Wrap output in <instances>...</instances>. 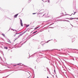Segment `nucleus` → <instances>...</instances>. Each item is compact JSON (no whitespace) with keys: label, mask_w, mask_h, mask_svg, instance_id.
<instances>
[{"label":"nucleus","mask_w":78,"mask_h":78,"mask_svg":"<svg viewBox=\"0 0 78 78\" xmlns=\"http://www.w3.org/2000/svg\"><path fill=\"white\" fill-rule=\"evenodd\" d=\"M39 32H38L37 33H36V34H35L34 35H33L32 36H31V35H32V34H30L29 35L28 37H27V39H30V38H31L30 37H33V36H34L36 35V34H38V33Z\"/></svg>","instance_id":"nucleus-1"},{"label":"nucleus","mask_w":78,"mask_h":78,"mask_svg":"<svg viewBox=\"0 0 78 78\" xmlns=\"http://www.w3.org/2000/svg\"><path fill=\"white\" fill-rule=\"evenodd\" d=\"M73 7L74 9H75L76 7V0H74L73 1Z\"/></svg>","instance_id":"nucleus-2"},{"label":"nucleus","mask_w":78,"mask_h":78,"mask_svg":"<svg viewBox=\"0 0 78 78\" xmlns=\"http://www.w3.org/2000/svg\"><path fill=\"white\" fill-rule=\"evenodd\" d=\"M71 49V51H73L74 53H76V51H78V49Z\"/></svg>","instance_id":"nucleus-3"},{"label":"nucleus","mask_w":78,"mask_h":78,"mask_svg":"<svg viewBox=\"0 0 78 78\" xmlns=\"http://www.w3.org/2000/svg\"><path fill=\"white\" fill-rule=\"evenodd\" d=\"M27 30H26V31L23 32L22 34H20L18 36V37H20V36H22V35H23V34H24V33H26V32H27Z\"/></svg>","instance_id":"nucleus-4"},{"label":"nucleus","mask_w":78,"mask_h":78,"mask_svg":"<svg viewBox=\"0 0 78 78\" xmlns=\"http://www.w3.org/2000/svg\"><path fill=\"white\" fill-rule=\"evenodd\" d=\"M48 12L47 13H45L43 15L42 17L44 16V17H48Z\"/></svg>","instance_id":"nucleus-5"},{"label":"nucleus","mask_w":78,"mask_h":78,"mask_svg":"<svg viewBox=\"0 0 78 78\" xmlns=\"http://www.w3.org/2000/svg\"><path fill=\"white\" fill-rule=\"evenodd\" d=\"M43 13H44V12H43L42 13H39V14L37 13V15H40L39 16V17H42V16H43Z\"/></svg>","instance_id":"nucleus-6"},{"label":"nucleus","mask_w":78,"mask_h":78,"mask_svg":"<svg viewBox=\"0 0 78 78\" xmlns=\"http://www.w3.org/2000/svg\"><path fill=\"white\" fill-rule=\"evenodd\" d=\"M20 19V23L21 26V27H23V23H22V20L19 18Z\"/></svg>","instance_id":"nucleus-7"},{"label":"nucleus","mask_w":78,"mask_h":78,"mask_svg":"<svg viewBox=\"0 0 78 78\" xmlns=\"http://www.w3.org/2000/svg\"><path fill=\"white\" fill-rule=\"evenodd\" d=\"M22 41H21L20 42V43H19V44L17 43L15 45H14V46H16V45H19L18 46V48H19V47H20V46H19V45H20V43H22Z\"/></svg>","instance_id":"nucleus-8"},{"label":"nucleus","mask_w":78,"mask_h":78,"mask_svg":"<svg viewBox=\"0 0 78 78\" xmlns=\"http://www.w3.org/2000/svg\"><path fill=\"white\" fill-rule=\"evenodd\" d=\"M27 40L25 41V42H24V43H23L21 44V46L20 47H22V45H23V44H24L26 43V42H27Z\"/></svg>","instance_id":"nucleus-9"},{"label":"nucleus","mask_w":78,"mask_h":78,"mask_svg":"<svg viewBox=\"0 0 78 78\" xmlns=\"http://www.w3.org/2000/svg\"><path fill=\"white\" fill-rule=\"evenodd\" d=\"M18 15H19V13L15 15L14 16V18H17V16H18Z\"/></svg>","instance_id":"nucleus-10"},{"label":"nucleus","mask_w":78,"mask_h":78,"mask_svg":"<svg viewBox=\"0 0 78 78\" xmlns=\"http://www.w3.org/2000/svg\"><path fill=\"white\" fill-rule=\"evenodd\" d=\"M44 41H41V44L42 45H44V44H45V43H44Z\"/></svg>","instance_id":"nucleus-11"},{"label":"nucleus","mask_w":78,"mask_h":78,"mask_svg":"<svg viewBox=\"0 0 78 78\" xmlns=\"http://www.w3.org/2000/svg\"><path fill=\"white\" fill-rule=\"evenodd\" d=\"M20 37H19V36L18 37H16L15 38V40H13L14 42H15V41L17 40L18 38H19Z\"/></svg>","instance_id":"nucleus-12"},{"label":"nucleus","mask_w":78,"mask_h":78,"mask_svg":"<svg viewBox=\"0 0 78 78\" xmlns=\"http://www.w3.org/2000/svg\"><path fill=\"white\" fill-rule=\"evenodd\" d=\"M75 40V38L74 37L72 39V42H73Z\"/></svg>","instance_id":"nucleus-13"},{"label":"nucleus","mask_w":78,"mask_h":78,"mask_svg":"<svg viewBox=\"0 0 78 78\" xmlns=\"http://www.w3.org/2000/svg\"><path fill=\"white\" fill-rule=\"evenodd\" d=\"M75 18H69V20H73V19H75Z\"/></svg>","instance_id":"nucleus-14"},{"label":"nucleus","mask_w":78,"mask_h":78,"mask_svg":"<svg viewBox=\"0 0 78 78\" xmlns=\"http://www.w3.org/2000/svg\"><path fill=\"white\" fill-rule=\"evenodd\" d=\"M4 48V49H6V50H8V47H7L5 46Z\"/></svg>","instance_id":"nucleus-15"},{"label":"nucleus","mask_w":78,"mask_h":78,"mask_svg":"<svg viewBox=\"0 0 78 78\" xmlns=\"http://www.w3.org/2000/svg\"><path fill=\"white\" fill-rule=\"evenodd\" d=\"M33 29V28H31L30 29V28H28L27 29V31H30V30H31V29Z\"/></svg>","instance_id":"nucleus-16"},{"label":"nucleus","mask_w":78,"mask_h":78,"mask_svg":"<svg viewBox=\"0 0 78 78\" xmlns=\"http://www.w3.org/2000/svg\"><path fill=\"white\" fill-rule=\"evenodd\" d=\"M0 9L1 10V11H4V10L3 9L1 8V7H0Z\"/></svg>","instance_id":"nucleus-17"},{"label":"nucleus","mask_w":78,"mask_h":78,"mask_svg":"<svg viewBox=\"0 0 78 78\" xmlns=\"http://www.w3.org/2000/svg\"><path fill=\"white\" fill-rule=\"evenodd\" d=\"M53 24H54V23H51L50 25H49L47 27H50V26L52 25H53Z\"/></svg>","instance_id":"nucleus-18"},{"label":"nucleus","mask_w":78,"mask_h":78,"mask_svg":"<svg viewBox=\"0 0 78 78\" xmlns=\"http://www.w3.org/2000/svg\"><path fill=\"white\" fill-rule=\"evenodd\" d=\"M17 66H19L20 65V66H21L22 65V63H19L17 64Z\"/></svg>","instance_id":"nucleus-19"},{"label":"nucleus","mask_w":78,"mask_h":78,"mask_svg":"<svg viewBox=\"0 0 78 78\" xmlns=\"http://www.w3.org/2000/svg\"><path fill=\"white\" fill-rule=\"evenodd\" d=\"M30 26V25L28 24V25H26L25 26L26 27H27V28L28 27Z\"/></svg>","instance_id":"nucleus-20"},{"label":"nucleus","mask_w":78,"mask_h":78,"mask_svg":"<svg viewBox=\"0 0 78 78\" xmlns=\"http://www.w3.org/2000/svg\"><path fill=\"white\" fill-rule=\"evenodd\" d=\"M37 31H36L34 32L32 34H34L36 33H37Z\"/></svg>","instance_id":"nucleus-21"},{"label":"nucleus","mask_w":78,"mask_h":78,"mask_svg":"<svg viewBox=\"0 0 78 78\" xmlns=\"http://www.w3.org/2000/svg\"><path fill=\"white\" fill-rule=\"evenodd\" d=\"M56 49H53L51 50H50V51H53L55 50Z\"/></svg>","instance_id":"nucleus-22"},{"label":"nucleus","mask_w":78,"mask_h":78,"mask_svg":"<svg viewBox=\"0 0 78 78\" xmlns=\"http://www.w3.org/2000/svg\"><path fill=\"white\" fill-rule=\"evenodd\" d=\"M53 41V40L51 39V40H49L48 41H47L46 43H48V42H49V41Z\"/></svg>","instance_id":"nucleus-23"},{"label":"nucleus","mask_w":78,"mask_h":78,"mask_svg":"<svg viewBox=\"0 0 78 78\" xmlns=\"http://www.w3.org/2000/svg\"><path fill=\"white\" fill-rule=\"evenodd\" d=\"M47 71L49 72V71H50V70L48 68H47Z\"/></svg>","instance_id":"nucleus-24"},{"label":"nucleus","mask_w":78,"mask_h":78,"mask_svg":"<svg viewBox=\"0 0 78 78\" xmlns=\"http://www.w3.org/2000/svg\"><path fill=\"white\" fill-rule=\"evenodd\" d=\"M39 59H40L39 58H38L37 59V60H36V61H37H37H38L39 60Z\"/></svg>","instance_id":"nucleus-25"},{"label":"nucleus","mask_w":78,"mask_h":78,"mask_svg":"<svg viewBox=\"0 0 78 78\" xmlns=\"http://www.w3.org/2000/svg\"><path fill=\"white\" fill-rule=\"evenodd\" d=\"M40 27V26L36 27V28L34 29V30H36V29H37V28H38L39 27Z\"/></svg>","instance_id":"nucleus-26"},{"label":"nucleus","mask_w":78,"mask_h":78,"mask_svg":"<svg viewBox=\"0 0 78 78\" xmlns=\"http://www.w3.org/2000/svg\"><path fill=\"white\" fill-rule=\"evenodd\" d=\"M71 59L72 60H73V61H75V59H74V58H73V57H72Z\"/></svg>","instance_id":"nucleus-27"},{"label":"nucleus","mask_w":78,"mask_h":78,"mask_svg":"<svg viewBox=\"0 0 78 78\" xmlns=\"http://www.w3.org/2000/svg\"><path fill=\"white\" fill-rule=\"evenodd\" d=\"M2 36H3L4 37L5 36V35L3 33L2 34Z\"/></svg>","instance_id":"nucleus-28"},{"label":"nucleus","mask_w":78,"mask_h":78,"mask_svg":"<svg viewBox=\"0 0 78 78\" xmlns=\"http://www.w3.org/2000/svg\"><path fill=\"white\" fill-rule=\"evenodd\" d=\"M4 37H5V39H7V40H8V38H7V37H6V36H5Z\"/></svg>","instance_id":"nucleus-29"},{"label":"nucleus","mask_w":78,"mask_h":78,"mask_svg":"<svg viewBox=\"0 0 78 78\" xmlns=\"http://www.w3.org/2000/svg\"><path fill=\"white\" fill-rule=\"evenodd\" d=\"M73 11L74 12V13L73 14V15H75V13H76V12H74V10H73Z\"/></svg>","instance_id":"nucleus-30"},{"label":"nucleus","mask_w":78,"mask_h":78,"mask_svg":"<svg viewBox=\"0 0 78 78\" xmlns=\"http://www.w3.org/2000/svg\"><path fill=\"white\" fill-rule=\"evenodd\" d=\"M22 33V32H21V33H16V34H20V33Z\"/></svg>","instance_id":"nucleus-31"},{"label":"nucleus","mask_w":78,"mask_h":78,"mask_svg":"<svg viewBox=\"0 0 78 78\" xmlns=\"http://www.w3.org/2000/svg\"><path fill=\"white\" fill-rule=\"evenodd\" d=\"M38 14V13H37H37H32V14L34 15V14Z\"/></svg>","instance_id":"nucleus-32"},{"label":"nucleus","mask_w":78,"mask_h":78,"mask_svg":"<svg viewBox=\"0 0 78 78\" xmlns=\"http://www.w3.org/2000/svg\"><path fill=\"white\" fill-rule=\"evenodd\" d=\"M55 21L56 22H57L58 21H61L60 20H55Z\"/></svg>","instance_id":"nucleus-33"},{"label":"nucleus","mask_w":78,"mask_h":78,"mask_svg":"<svg viewBox=\"0 0 78 78\" xmlns=\"http://www.w3.org/2000/svg\"><path fill=\"white\" fill-rule=\"evenodd\" d=\"M0 63L1 64H2V66H5V65H4L3 64V63L2 62V63L0 62Z\"/></svg>","instance_id":"nucleus-34"},{"label":"nucleus","mask_w":78,"mask_h":78,"mask_svg":"<svg viewBox=\"0 0 78 78\" xmlns=\"http://www.w3.org/2000/svg\"><path fill=\"white\" fill-rule=\"evenodd\" d=\"M65 21H66V22H70V21H69V20H65Z\"/></svg>","instance_id":"nucleus-35"},{"label":"nucleus","mask_w":78,"mask_h":78,"mask_svg":"<svg viewBox=\"0 0 78 78\" xmlns=\"http://www.w3.org/2000/svg\"><path fill=\"white\" fill-rule=\"evenodd\" d=\"M70 66V67L71 68V69H72L73 68V67L72 66Z\"/></svg>","instance_id":"nucleus-36"},{"label":"nucleus","mask_w":78,"mask_h":78,"mask_svg":"<svg viewBox=\"0 0 78 78\" xmlns=\"http://www.w3.org/2000/svg\"><path fill=\"white\" fill-rule=\"evenodd\" d=\"M33 70V71L34 75V77H33V78H34V76H34V70Z\"/></svg>","instance_id":"nucleus-37"},{"label":"nucleus","mask_w":78,"mask_h":78,"mask_svg":"<svg viewBox=\"0 0 78 78\" xmlns=\"http://www.w3.org/2000/svg\"><path fill=\"white\" fill-rule=\"evenodd\" d=\"M48 3H50V0H48Z\"/></svg>","instance_id":"nucleus-38"},{"label":"nucleus","mask_w":78,"mask_h":78,"mask_svg":"<svg viewBox=\"0 0 78 78\" xmlns=\"http://www.w3.org/2000/svg\"><path fill=\"white\" fill-rule=\"evenodd\" d=\"M48 72H49V74H50V75H51V73L50 72V71H49Z\"/></svg>","instance_id":"nucleus-39"},{"label":"nucleus","mask_w":78,"mask_h":78,"mask_svg":"<svg viewBox=\"0 0 78 78\" xmlns=\"http://www.w3.org/2000/svg\"><path fill=\"white\" fill-rule=\"evenodd\" d=\"M8 40L9 41V43H11V41H10V40L9 39H8Z\"/></svg>","instance_id":"nucleus-40"},{"label":"nucleus","mask_w":78,"mask_h":78,"mask_svg":"<svg viewBox=\"0 0 78 78\" xmlns=\"http://www.w3.org/2000/svg\"><path fill=\"white\" fill-rule=\"evenodd\" d=\"M8 40L9 41V43H11V41H10V40L9 39H8Z\"/></svg>","instance_id":"nucleus-41"},{"label":"nucleus","mask_w":78,"mask_h":78,"mask_svg":"<svg viewBox=\"0 0 78 78\" xmlns=\"http://www.w3.org/2000/svg\"><path fill=\"white\" fill-rule=\"evenodd\" d=\"M49 51V50H46L45 51H44L46 52H48V51Z\"/></svg>","instance_id":"nucleus-42"},{"label":"nucleus","mask_w":78,"mask_h":78,"mask_svg":"<svg viewBox=\"0 0 78 78\" xmlns=\"http://www.w3.org/2000/svg\"><path fill=\"white\" fill-rule=\"evenodd\" d=\"M66 20H62V21H63L64 22H65V21H66Z\"/></svg>","instance_id":"nucleus-43"},{"label":"nucleus","mask_w":78,"mask_h":78,"mask_svg":"<svg viewBox=\"0 0 78 78\" xmlns=\"http://www.w3.org/2000/svg\"><path fill=\"white\" fill-rule=\"evenodd\" d=\"M54 71L55 73L56 74V71L55 70V69H54Z\"/></svg>","instance_id":"nucleus-44"},{"label":"nucleus","mask_w":78,"mask_h":78,"mask_svg":"<svg viewBox=\"0 0 78 78\" xmlns=\"http://www.w3.org/2000/svg\"><path fill=\"white\" fill-rule=\"evenodd\" d=\"M73 70H74L75 69V67H73V69H72Z\"/></svg>","instance_id":"nucleus-45"},{"label":"nucleus","mask_w":78,"mask_h":78,"mask_svg":"<svg viewBox=\"0 0 78 78\" xmlns=\"http://www.w3.org/2000/svg\"><path fill=\"white\" fill-rule=\"evenodd\" d=\"M9 75H10V74H9V75H7V76H6L5 77H8L9 76Z\"/></svg>","instance_id":"nucleus-46"},{"label":"nucleus","mask_w":78,"mask_h":78,"mask_svg":"<svg viewBox=\"0 0 78 78\" xmlns=\"http://www.w3.org/2000/svg\"><path fill=\"white\" fill-rule=\"evenodd\" d=\"M0 47L1 48H3V47H2V46H0Z\"/></svg>","instance_id":"nucleus-47"},{"label":"nucleus","mask_w":78,"mask_h":78,"mask_svg":"<svg viewBox=\"0 0 78 78\" xmlns=\"http://www.w3.org/2000/svg\"><path fill=\"white\" fill-rule=\"evenodd\" d=\"M48 23H46V24H45L44 25V26H45L46 25H48Z\"/></svg>","instance_id":"nucleus-48"},{"label":"nucleus","mask_w":78,"mask_h":78,"mask_svg":"<svg viewBox=\"0 0 78 78\" xmlns=\"http://www.w3.org/2000/svg\"><path fill=\"white\" fill-rule=\"evenodd\" d=\"M66 19H69V18H66Z\"/></svg>","instance_id":"nucleus-49"},{"label":"nucleus","mask_w":78,"mask_h":78,"mask_svg":"<svg viewBox=\"0 0 78 78\" xmlns=\"http://www.w3.org/2000/svg\"><path fill=\"white\" fill-rule=\"evenodd\" d=\"M23 66H24V67H27V66H25V65H23Z\"/></svg>","instance_id":"nucleus-50"},{"label":"nucleus","mask_w":78,"mask_h":78,"mask_svg":"<svg viewBox=\"0 0 78 78\" xmlns=\"http://www.w3.org/2000/svg\"><path fill=\"white\" fill-rule=\"evenodd\" d=\"M37 53H39V52H37L35 53V54H37Z\"/></svg>","instance_id":"nucleus-51"},{"label":"nucleus","mask_w":78,"mask_h":78,"mask_svg":"<svg viewBox=\"0 0 78 78\" xmlns=\"http://www.w3.org/2000/svg\"><path fill=\"white\" fill-rule=\"evenodd\" d=\"M69 15V14H65V16H67V15Z\"/></svg>","instance_id":"nucleus-52"},{"label":"nucleus","mask_w":78,"mask_h":78,"mask_svg":"<svg viewBox=\"0 0 78 78\" xmlns=\"http://www.w3.org/2000/svg\"><path fill=\"white\" fill-rule=\"evenodd\" d=\"M16 36V34H15L14 35V37H15Z\"/></svg>","instance_id":"nucleus-53"},{"label":"nucleus","mask_w":78,"mask_h":78,"mask_svg":"<svg viewBox=\"0 0 78 78\" xmlns=\"http://www.w3.org/2000/svg\"><path fill=\"white\" fill-rule=\"evenodd\" d=\"M13 67H15V66H17V65H13Z\"/></svg>","instance_id":"nucleus-54"},{"label":"nucleus","mask_w":78,"mask_h":78,"mask_svg":"<svg viewBox=\"0 0 78 78\" xmlns=\"http://www.w3.org/2000/svg\"><path fill=\"white\" fill-rule=\"evenodd\" d=\"M7 67L8 68H9V69H10V67H9L8 66H7Z\"/></svg>","instance_id":"nucleus-55"},{"label":"nucleus","mask_w":78,"mask_h":78,"mask_svg":"<svg viewBox=\"0 0 78 78\" xmlns=\"http://www.w3.org/2000/svg\"><path fill=\"white\" fill-rule=\"evenodd\" d=\"M33 31H31V32L30 33V34H31V33H33Z\"/></svg>","instance_id":"nucleus-56"},{"label":"nucleus","mask_w":78,"mask_h":78,"mask_svg":"<svg viewBox=\"0 0 78 78\" xmlns=\"http://www.w3.org/2000/svg\"><path fill=\"white\" fill-rule=\"evenodd\" d=\"M10 30H11V28H10L9 29V30H8V31H9Z\"/></svg>","instance_id":"nucleus-57"},{"label":"nucleus","mask_w":78,"mask_h":78,"mask_svg":"<svg viewBox=\"0 0 78 78\" xmlns=\"http://www.w3.org/2000/svg\"><path fill=\"white\" fill-rule=\"evenodd\" d=\"M4 60H5V61H6V58H5Z\"/></svg>","instance_id":"nucleus-58"},{"label":"nucleus","mask_w":78,"mask_h":78,"mask_svg":"<svg viewBox=\"0 0 78 78\" xmlns=\"http://www.w3.org/2000/svg\"><path fill=\"white\" fill-rule=\"evenodd\" d=\"M15 30V31H16V32H18V31H17L16 30Z\"/></svg>","instance_id":"nucleus-59"},{"label":"nucleus","mask_w":78,"mask_h":78,"mask_svg":"<svg viewBox=\"0 0 78 78\" xmlns=\"http://www.w3.org/2000/svg\"><path fill=\"white\" fill-rule=\"evenodd\" d=\"M71 25V26H72V27H73V26L72 25V24H70Z\"/></svg>","instance_id":"nucleus-60"},{"label":"nucleus","mask_w":78,"mask_h":78,"mask_svg":"<svg viewBox=\"0 0 78 78\" xmlns=\"http://www.w3.org/2000/svg\"><path fill=\"white\" fill-rule=\"evenodd\" d=\"M7 42H9V40H8Z\"/></svg>","instance_id":"nucleus-61"},{"label":"nucleus","mask_w":78,"mask_h":78,"mask_svg":"<svg viewBox=\"0 0 78 78\" xmlns=\"http://www.w3.org/2000/svg\"><path fill=\"white\" fill-rule=\"evenodd\" d=\"M11 30H13V29L11 28Z\"/></svg>","instance_id":"nucleus-62"},{"label":"nucleus","mask_w":78,"mask_h":78,"mask_svg":"<svg viewBox=\"0 0 78 78\" xmlns=\"http://www.w3.org/2000/svg\"><path fill=\"white\" fill-rule=\"evenodd\" d=\"M61 28H64V27H61Z\"/></svg>","instance_id":"nucleus-63"},{"label":"nucleus","mask_w":78,"mask_h":78,"mask_svg":"<svg viewBox=\"0 0 78 78\" xmlns=\"http://www.w3.org/2000/svg\"><path fill=\"white\" fill-rule=\"evenodd\" d=\"M47 78H49L48 77V76H47Z\"/></svg>","instance_id":"nucleus-64"}]
</instances>
